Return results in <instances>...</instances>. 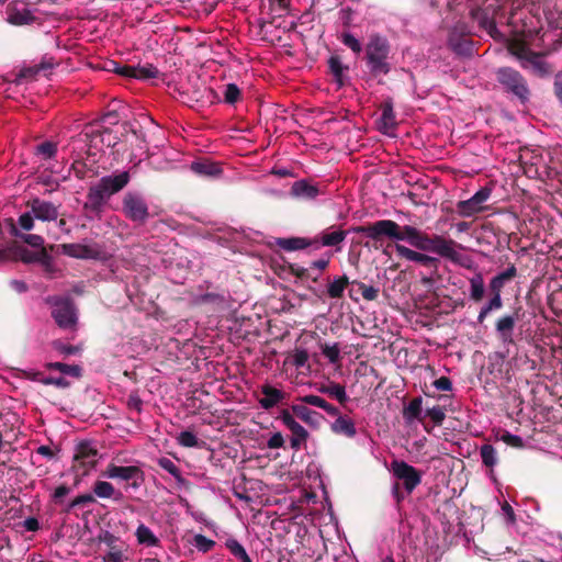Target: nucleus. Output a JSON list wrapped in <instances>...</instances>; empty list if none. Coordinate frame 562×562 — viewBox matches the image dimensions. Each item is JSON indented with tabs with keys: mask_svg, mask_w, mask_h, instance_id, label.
<instances>
[{
	"mask_svg": "<svg viewBox=\"0 0 562 562\" xmlns=\"http://www.w3.org/2000/svg\"><path fill=\"white\" fill-rule=\"evenodd\" d=\"M103 562H123V553L119 549L111 550L104 558Z\"/></svg>",
	"mask_w": 562,
	"mask_h": 562,
	"instance_id": "nucleus-64",
	"label": "nucleus"
},
{
	"mask_svg": "<svg viewBox=\"0 0 562 562\" xmlns=\"http://www.w3.org/2000/svg\"><path fill=\"white\" fill-rule=\"evenodd\" d=\"M280 419L292 434L290 440L291 448L294 450H300L308 438L307 430L300 423H297L294 416L286 409L281 412Z\"/></svg>",
	"mask_w": 562,
	"mask_h": 562,
	"instance_id": "nucleus-12",
	"label": "nucleus"
},
{
	"mask_svg": "<svg viewBox=\"0 0 562 562\" xmlns=\"http://www.w3.org/2000/svg\"><path fill=\"white\" fill-rule=\"evenodd\" d=\"M98 450L90 442L82 441L76 447L72 470L77 473L75 485L79 483V476L87 475L97 465Z\"/></svg>",
	"mask_w": 562,
	"mask_h": 562,
	"instance_id": "nucleus-8",
	"label": "nucleus"
},
{
	"mask_svg": "<svg viewBox=\"0 0 562 562\" xmlns=\"http://www.w3.org/2000/svg\"><path fill=\"white\" fill-rule=\"evenodd\" d=\"M391 44L378 33L371 34L364 46V61L370 76L380 79L392 70Z\"/></svg>",
	"mask_w": 562,
	"mask_h": 562,
	"instance_id": "nucleus-3",
	"label": "nucleus"
},
{
	"mask_svg": "<svg viewBox=\"0 0 562 562\" xmlns=\"http://www.w3.org/2000/svg\"><path fill=\"white\" fill-rule=\"evenodd\" d=\"M331 430L348 438H353L357 434L355 423L347 416H338L331 424Z\"/></svg>",
	"mask_w": 562,
	"mask_h": 562,
	"instance_id": "nucleus-32",
	"label": "nucleus"
},
{
	"mask_svg": "<svg viewBox=\"0 0 562 562\" xmlns=\"http://www.w3.org/2000/svg\"><path fill=\"white\" fill-rule=\"evenodd\" d=\"M402 414L407 424L415 420L423 423V398L420 396L414 397L408 405L404 406Z\"/></svg>",
	"mask_w": 562,
	"mask_h": 562,
	"instance_id": "nucleus-26",
	"label": "nucleus"
},
{
	"mask_svg": "<svg viewBox=\"0 0 562 562\" xmlns=\"http://www.w3.org/2000/svg\"><path fill=\"white\" fill-rule=\"evenodd\" d=\"M95 502V498L92 494H82V495H79L77 497H75L68 505V510L77 507V506H82V505H87V504H92Z\"/></svg>",
	"mask_w": 562,
	"mask_h": 562,
	"instance_id": "nucleus-55",
	"label": "nucleus"
},
{
	"mask_svg": "<svg viewBox=\"0 0 562 562\" xmlns=\"http://www.w3.org/2000/svg\"><path fill=\"white\" fill-rule=\"evenodd\" d=\"M130 181L131 173L127 170L100 178V180L88 190L87 202L83 204L86 217L89 220H100L105 203L111 196L121 192Z\"/></svg>",
	"mask_w": 562,
	"mask_h": 562,
	"instance_id": "nucleus-2",
	"label": "nucleus"
},
{
	"mask_svg": "<svg viewBox=\"0 0 562 562\" xmlns=\"http://www.w3.org/2000/svg\"><path fill=\"white\" fill-rule=\"evenodd\" d=\"M135 535H136L137 541L142 544H146L148 547H154L158 543L157 537L144 524H140L137 527Z\"/></svg>",
	"mask_w": 562,
	"mask_h": 562,
	"instance_id": "nucleus-39",
	"label": "nucleus"
},
{
	"mask_svg": "<svg viewBox=\"0 0 562 562\" xmlns=\"http://www.w3.org/2000/svg\"><path fill=\"white\" fill-rule=\"evenodd\" d=\"M308 361V352L305 349H296L292 356V364L302 368Z\"/></svg>",
	"mask_w": 562,
	"mask_h": 562,
	"instance_id": "nucleus-56",
	"label": "nucleus"
},
{
	"mask_svg": "<svg viewBox=\"0 0 562 562\" xmlns=\"http://www.w3.org/2000/svg\"><path fill=\"white\" fill-rule=\"evenodd\" d=\"M492 190L483 187L475 192L470 199L459 201L457 211L460 216L469 217L482 212L485 207L483 204L490 199Z\"/></svg>",
	"mask_w": 562,
	"mask_h": 562,
	"instance_id": "nucleus-11",
	"label": "nucleus"
},
{
	"mask_svg": "<svg viewBox=\"0 0 562 562\" xmlns=\"http://www.w3.org/2000/svg\"><path fill=\"white\" fill-rule=\"evenodd\" d=\"M330 75H333L335 82L342 87L345 85V72L349 69L348 66L342 64L339 55H331L327 61Z\"/></svg>",
	"mask_w": 562,
	"mask_h": 562,
	"instance_id": "nucleus-28",
	"label": "nucleus"
},
{
	"mask_svg": "<svg viewBox=\"0 0 562 562\" xmlns=\"http://www.w3.org/2000/svg\"><path fill=\"white\" fill-rule=\"evenodd\" d=\"M78 139L86 144L87 155L95 156L104 147H115L120 137L114 135L110 128L99 124H90L78 135Z\"/></svg>",
	"mask_w": 562,
	"mask_h": 562,
	"instance_id": "nucleus-5",
	"label": "nucleus"
},
{
	"mask_svg": "<svg viewBox=\"0 0 562 562\" xmlns=\"http://www.w3.org/2000/svg\"><path fill=\"white\" fill-rule=\"evenodd\" d=\"M262 397L258 400V403L263 409H271L279 403L283 402L286 397L285 393L281 390L273 387L270 384H263L261 386Z\"/></svg>",
	"mask_w": 562,
	"mask_h": 562,
	"instance_id": "nucleus-18",
	"label": "nucleus"
},
{
	"mask_svg": "<svg viewBox=\"0 0 562 562\" xmlns=\"http://www.w3.org/2000/svg\"><path fill=\"white\" fill-rule=\"evenodd\" d=\"M333 254L331 252H325L319 259L314 260L310 263V268L313 270H317L319 272L325 271L331 259Z\"/></svg>",
	"mask_w": 562,
	"mask_h": 562,
	"instance_id": "nucleus-52",
	"label": "nucleus"
},
{
	"mask_svg": "<svg viewBox=\"0 0 562 562\" xmlns=\"http://www.w3.org/2000/svg\"><path fill=\"white\" fill-rule=\"evenodd\" d=\"M57 153V144L54 142H43L36 146L35 154L42 156L44 159L55 157Z\"/></svg>",
	"mask_w": 562,
	"mask_h": 562,
	"instance_id": "nucleus-42",
	"label": "nucleus"
},
{
	"mask_svg": "<svg viewBox=\"0 0 562 562\" xmlns=\"http://www.w3.org/2000/svg\"><path fill=\"white\" fill-rule=\"evenodd\" d=\"M508 49L510 54L520 61V66H522V61H527L530 55L535 53L524 42L520 41L512 42Z\"/></svg>",
	"mask_w": 562,
	"mask_h": 562,
	"instance_id": "nucleus-37",
	"label": "nucleus"
},
{
	"mask_svg": "<svg viewBox=\"0 0 562 562\" xmlns=\"http://www.w3.org/2000/svg\"><path fill=\"white\" fill-rule=\"evenodd\" d=\"M103 475L108 479L124 481L134 490H138L145 481L144 471L137 465L122 467L110 463Z\"/></svg>",
	"mask_w": 562,
	"mask_h": 562,
	"instance_id": "nucleus-9",
	"label": "nucleus"
},
{
	"mask_svg": "<svg viewBox=\"0 0 562 562\" xmlns=\"http://www.w3.org/2000/svg\"><path fill=\"white\" fill-rule=\"evenodd\" d=\"M93 493L100 498H113L115 501H120L123 497V494L120 491H116L115 487L106 481H97L93 485Z\"/></svg>",
	"mask_w": 562,
	"mask_h": 562,
	"instance_id": "nucleus-31",
	"label": "nucleus"
},
{
	"mask_svg": "<svg viewBox=\"0 0 562 562\" xmlns=\"http://www.w3.org/2000/svg\"><path fill=\"white\" fill-rule=\"evenodd\" d=\"M276 245L286 251L308 249V254H312L314 252L313 245H316V241H312V238L308 237H289L277 238Z\"/></svg>",
	"mask_w": 562,
	"mask_h": 562,
	"instance_id": "nucleus-20",
	"label": "nucleus"
},
{
	"mask_svg": "<svg viewBox=\"0 0 562 562\" xmlns=\"http://www.w3.org/2000/svg\"><path fill=\"white\" fill-rule=\"evenodd\" d=\"M391 471L408 495L422 483V472L403 460H393Z\"/></svg>",
	"mask_w": 562,
	"mask_h": 562,
	"instance_id": "nucleus-10",
	"label": "nucleus"
},
{
	"mask_svg": "<svg viewBox=\"0 0 562 562\" xmlns=\"http://www.w3.org/2000/svg\"><path fill=\"white\" fill-rule=\"evenodd\" d=\"M521 68L538 78H548L554 71L553 64L547 61L543 54L536 52L530 55L527 61H522Z\"/></svg>",
	"mask_w": 562,
	"mask_h": 562,
	"instance_id": "nucleus-13",
	"label": "nucleus"
},
{
	"mask_svg": "<svg viewBox=\"0 0 562 562\" xmlns=\"http://www.w3.org/2000/svg\"><path fill=\"white\" fill-rule=\"evenodd\" d=\"M25 244L34 248L44 247V238L36 234H21L20 237Z\"/></svg>",
	"mask_w": 562,
	"mask_h": 562,
	"instance_id": "nucleus-53",
	"label": "nucleus"
},
{
	"mask_svg": "<svg viewBox=\"0 0 562 562\" xmlns=\"http://www.w3.org/2000/svg\"><path fill=\"white\" fill-rule=\"evenodd\" d=\"M517 276V268L515 265H509L506 270L497 273L495 277L504 283L512 281Z\"/></svg>",
	"mask_w": 562,
	"mask_h": 562,
	"instance_id": "nucleus-60",
	"label": "nucleus"
},
{
	"mask_svg": "<svg viewBox=\"0 0 562 562\" xmlns=\"http://www.w3.org/2000/svg\"><path fill=\"white\" fill-rule=\"evenodd\" d=\"M240 99V89L235 83H228L224 90V101L228 104H235Z\"/></svg>",
	"mask_w": 562,
	"mask_h": 562,
	"instance_id": "nucleus-48",
	"label": "nucleus"
},
{
	"mask_svg": "<svg viewBox=\"0 0 562 562\" xmlns=\"http://www.w3.org/2000/svg\"><path fill=\"white\" fill-rule=\"evenodd\" d=\"M38 74H40V70L36 67V65L30 66V67H24L19 71V74L16 75L13 82L15 85H21L23 80L33 81L36 79Z\"/></svg>",
	"mask_w": 562,
	"mask_h": 562,
	"instance_id": "nucleus-43",
	"label": "nucleus"
},
{
	"mask_svg": "<svg viewBox=\"0 0 562 562\" xmlns=\"http://www.w3.org/2000/svg\"><path fill=\"white\" fill-rule=\"evenodd\" d=\"M158 75H159V70L153 64L135 66L134 79L147 80V79H151V78H157Z\"/></svg>",
	"mask_w": 562,
	"mask_h": 562,
	"instance_id": "nucleus-40",
	"label": "nucleus"
},
{
	"mask_svg": "<svg viewBox=\"0 0 562 562\" xmlns=\"http://www.w3.org/2000/svg\"><path fill=\"white\" fill-rule=\"evenodd\" d=\"M52 347L55 351L64 356L76 355L80 352L81 348L78 346L67 345L59 339L52 341Z\"/></svg>",
	"mask_w": 562,
	"mask_h": 562,
	"instance_id": "nucleus-45",
	"label": "nucleus"
},
{
	"mask_svg": "<svg viewBox=\"0 0 562 562\" xmlns=\"http://www.w3.org/2000/svg\"><path fill=\"white\" fill-rule=\"evenodd\" d=\"M284 446V438L281 432H274L268 440L267 447L269 449H279Z\"/></svg>",
	"mask_w": 562,
	"mask_h": 562,
	"instance_id": "nucleus-62",
	"label": "nucleus"
},
{
	"mask_svg": "<svg viewBox=\"0 0 562 562\" xmlns=\"http://www.w3.org/2000/svg\"><path fill=\"white\" fill-rule=\"evenodd\" d=\"M395 251L398 257L404 258L408 261H414L428 268H438L439 260L437 258L430 257L419 251H415L402 244H395Z\"/></svg>",
	"mask_w": 562,
	"mask_h": 562,
	"instance_id": "nucleus-16",
	"label": "nucleus"
},
{
	"mask_svg": "<svg viewBox=\"0 0 562 562\" xmlns=\"http://www.w3.org/2000/svg\"><path fill=\"white\" fill-rule=\"evenodd\" d=\"M471 15L479 26L485 30L492 37L496 38L501 36L496 23L487 10L482 8L472 9Z\"/></svg>",
	"mask_w": 562,
	"mask_h": 562,
	"instance_id": "nucleus-19",
	"label": "nucleus"
},
{
	"mask_svg": "<svg viewBox=\"0 0 562 562\" xmlns=\"http://www.w3.org/2000/svg\"><path fill=\"white\" fill-rule=\"evenodd\" d=\"M502 440L510 446V447H514V448H522L524 447V440L521 437L517 436V435H513L510 432H505L503 436H502Z\"/></svg>",
	"mask_w": 562,
	"mask_h": 562,
	"instance_id": "nucleus-59",
	"label": "nucleus"
},
{
	"mask_svg": "<svg viewBox=\"0 0 562 562\" xmlns=\"http://www.w3.org/2000/svg\"><path fill=\"white\" fill-rule=\"evenodd\" d=\"M492 297L490 301L481 308L477 315V323L482 324L487 315L493 312L501 310L503 307L502 294L491 293Z\"/></svg>",
	"mask_w": 562,
	"mask_h": 562,
	"instance_id": "nucleus-35",
	"label": "nucleus"
},
{
	"mask_svg": "<svg viewBox=\"0 0 562 562\" xmlns=\"http://www.w3.org/2000/svg\"><path fill=\"white\" fill-rule=\"evenodd\" d=\"M349 284H352V281H350L346 274L336 277L331 281H328L326 294L330 299H341Z\"/></svg>",
	"mask_w": 562,
	"mask_h": 562,
	"instance_id": "nucleus-30",
	"label": "nucleus"
},
{
	"mask_svg": "<svg viewBox=\"0 0 562 562\" xmlns=\"http://www.w3.org/2000/svg\"><path fill=\"white\" fill-rule=\"evenodd\" d=\"M63 252L69 257L78 259H98L100 250L81 244H64Z\"/></svg>",
	"mask_w": 562,
	"mask_h": 562,
	"instance_id": "nucleus-21",
	"label": "nucleus"
},
{
	"mask_svg": "<svg viewBox=\"0 0 562 562\" xmlns=\"http://www.w3.org/2000/svg\"><path fill=\"white\" fill-rule=\"evenodd\" d=\"M44 385H55L59 389H67L70 386V382L65 379L64 376H47L45 380H43Z\"/></svg>",
	"mask_w": 562,
	"mask_h": 562,
	"instance_id": "nucleus-58",
	"label": "nucleus"
},
{
	"mask_svg": "<svg viewBox=\"0 0 562 562\" xmlns=\"http://www.w3.org/2000/svg\"><path fill=\"white\" fill-rule=\"evenodd\" d=\"M121 212L127 220L138 225L145 224L150 217L148 203L137 191L124 193Z\"/></svg>",
	"mask_w": 562,
	"mask_h": 562,
	"instance_id": "nucleus-6",
	"label": "nucleus"
},
{
	"mask_svg": "<svg viewBox=\"0 0 562 562\" xmlns=\"http://www.w3.org/2000/svg\"><path fill=\"white\" fill-rule=\"evenodd\" d=\"M299 401L302 402L303 404L316 406L319 408H323V406L326 403V401L323 397L313 394L301 396L299 397Z\"/></svg>",
	"mask_w": 562,
	"mask_h": 562,
	"instance_id": "nucleus-57",
	"label": "nucleus"
},
{
	"mask_svg": "<svg viewBox=\"0 0 562 562\" xmlns=\"http://www.w3.org/2000/svg\"><path fill=\"white\" fill-rule=\"evenodd\" d=\"M27 205L31 207L32 214L40 221L50 222L58 217V207L52 202L35 198Z\"/></svg>",
	"mask_w": 562,
	"mask_h": 562,
	"instance_id": "nucleus-17",
	"label": "nucleus"
},
{
	"mask_svg": "<svg viewBox=\"0 0 562 562\" xmlns=\"http://www.w3.org/2000/svg\"><path fill=\"white\" fill-rule=\"evenodd\" d=\"M157 464L176 479L179 487H183L186 490L190 488L191 483L182 476L180 469L171 459L161 457L157 460Z\"/></svg>",
	"mask_w": 562,
	"mask_h": 562,
	"instance_id": "nucleus-25",
	"label": "nucleus"
},
{
	"mask_svg": "<svg viewBox=\"0 0 562 562\" xmlns=\"http://www.w3.org/2000/svg\"><path fill=\"white\" fill-rule=\"evenodd\" d=\"M190 169L199 176L210 178H217L223 172V169L220 164L211 161L209 159H200L193 161L190 166Z\"/></svg>",
	"mask_w": 562,
	"mask_h": 562,
	"instance_id": "nucleus-23",
	"label": "nucleus"
},
{
	"mask_svg": "<svg viewBox=\"0 0 562 562\" xmlns=\"http://www.w3.org/2000/svg\"><path fill=\"white\" fill-rule=\"evenodd\" d=\"M425 415L431 419L435 426H441L446 418L445 408L439 405L427 408Z\"/></svg>",
	"mask_w": 562,
	"mask_h": 562,
	"instance_id": "nucleus-47",
	"label": "nucleus"
},
{
	"mask_svg": "<svg viewBox=\"0 0 562 562\" xmlns=\"http://www.w3.org/2000/svg\"><path fill=\"white\" fill-rule=\"evenodd\" d=\"M317 391L328 395L331 398H335L341 405H345L349 401V396L346 393L345 386L336 382L319 384L317 386Z\"/></svg>",
	"mask_w": 562,
	"mask_h": 562,
	"instance_id": "nucleus-27",
	"label": "nucleus"
},
{
	"mask_svg": "<svg viewBox=\"0 0 562 562\" xmlns=\"http://www.w3.org/2000/svg\"><path fill=\"white\" fill-rule=\"evenodd\" d=\"M178 443L186 448H194L199 446V439L194 432L184 430L181 431L177 438Z\"/></svg>",
	"mask_w": 562,
	"mask_h": 562,
	"instance_id": "nucleus-46",
	"label": "nucleus"
},
{
	"mask_svg": "<svg viewBox=\"0 0 562 562\" xmlns=\"http://www.w3.org/2000/svg\"><path fill=\"white\" fill-rule=\"evenodd\" d=\"M35 20L34 15L31 13V11L29 10H24V11H14L12 12L9 18H8V21L9 23L13 24V25H25V24H30L32 23L33 21Z\"/></svg>",
	"mask_w": 562,
	"mask_h": 562,
	"instance_id": "nucleus-41",
	"label": "nucleus"
},
{
	"mask_svg": "<svg viewBox=\"0 0 562 562\" xmlns=\"http://www.w3.org/2000/svg\"><path fill=\"white\" fill-rule=\"evenodd\" d=\"M349 232L364 235L374 241H380L383 238L407 241L422 251L435 252L453 263H462L463 256L457 250L462 246L453 239L437 234L428 235L415 226H401L392 220H379L367 225L353 226L349 231L333 225L312 237V241H316V245H313V251L315 252L322 247H335L336 250H340Z\"/></svg>",
	"mask_w": 562,
	"mask_h": 562,
	"instance_id": "nucleus-1",
	"label": "nucleus"
},
{
	"mask_svg": "<svg viewBox=\"0 0 562 562\" xmlns=\"http://www.w3.org/2000/svg\"><path fill=\"white\" fill-rule=\"evenodd\" d=\"M518 319L517 313L505 314L495 323V330L499 341L504 345H515L514 329Z\"/></svg>",
	"mask_w": 562,
	"mask_h": 562,
	"instance_id": "nucleus-14",
	"label": "nucleus"
},
{
	"mask_svg": "<svg viewBox=\"0 0 562 562\" xmlns=\"http://www.w3.org/2000/svg\"><path fill=\"white\" fill-rule=\"evenodd\" d=\"M485 293L484 279L481 273L470 279V299L474 302L482 301Z\"/></svg>",
	"mask_w": 562,
	"mask_h": 562,
	"instance_id": "nucleus-36",
	"label": "nucleus"
},
{
	"mask_svg": "<svg viewBox=\"0 0 562 562\" xmlns=\"http://www.w3.org/2000/svg\"><path fill=\"white\" fill-rule=\"evenodd\" d=\"M322 353L328 359L330 363H337L340 359V350L337 344L329 346L327 344L322 345Z\"/></svg>",
	"mask_w": 562,
	"mask_h": 562,
	"instance_id": "nucleus-50",
	"label": "nucleus"
},
{
	"mask_svg": "<svg viewBox=\"0 0 562 562\" xmlns=\"http://www.w3.org/2000/svg\"><path fill=\"white\" fill-rule=\"evenodd\" d=\"M480 456L482 459V463L488 468L493 469L497 463V452L494 446L490 443H484L480 448Z\"/></svg>",
	"mask_w": 562,
	"mask_h": 562,
	"instance_id": "nucleus-38",
	"label": "nucleus"
},
{
	"mask_svg": "<svg viewBox=\"0 0 562 562\" xmlns=\"http://www.w3.org/2000/svg\"><path fill=\"white\" fill-rule=\"evenodd\" d=\"M341 42L345 46L350 48L355 54H360L363 49L359 40H357L351 33H342Z\"/></svg>",
	"mask_w": 562,
	"mask_h": 562,
	"instance_id": "nucleus-49",
	"label": "nucleus"
},
{
	"mask_svg": "<svg viewBox=\"0 0 562 562\" xmlns=\"http://www.w3.org/2000/svg\"><path fill=\"white\" fill-rule=\"evenodd\" d=\"M495 80L505 93L510 94L521 104L530 100L531 91L527 79L515 68L499 67L495 71Z\"/></svg>",
	"mask_w": 562,
	"mask_h": 562,
	"instance_id": "nucleus-4",
	"label": "nucleus"
},
{
	"mask_svg": "<svg viewBox=\"0 0 562 562\" xmlns=\"http://www.w3.org/2000/svg\"><path fill=\"white\" fill-rule=\"evenodd\" d=\"M323 191L317 184H313L307 180L295 181L291 187V194L305 200L316 199Z\"/></svg>",
	"mask_w": 562,
	"mask_h": 562,
	"instance_id": "nucleus-22",
	"label": "nucleus"
},
{
	"mask_svg": "<svg viewBox=\"0 0 562 562\" xmlns=\"http://www.w3.org/2000/svg\"><path fill=\"white\" fill-rule=\"evenodd\" d=\"M448 46L459 56L470 57L474 53L473 42L467 34L458 32L457 29L449 33Z\"/></svg>",
	"mask_w": 562,
	"mask_h": 562,
	"instance_id": "nucleus-15",
	"label": "nucleus"
},
{
	"mask_svg": "<svg viewBox=\"0 0 562 562\" xmlns=\"http://www.w3.org/2000/svg\"><path fill=\"white\" fill-rule=\"evenodd\" d=\"M381 117L380 122V131L383 133H387L390 130L396 126L395 112L393 109L392 100H385L381 105Z\"/></svg>",
	"mask_w": 562,
	"mask_h": 562,
	"instance_id": "nucleus-24",
	"label": "nucleus"
},
{
	"mask_svg": "<svg viewBox=\"0 0 562 562\" xmlns=\"http://www.w3.org/2000/svg\"><path fill=\"white\" fill-rule=\"evenodd\" d=\"M193 544L199 551L206 553L213 549V547L215 546V541L206 538L203 535H195Z\"/></svg>",
	"mask_w": 562,
	"mask_h": 562,
	"instance_id": "nucleus-51",
	"label": "nucleus"
},
{
	"mask_svg": "<svg viewBox=\"0 0 562 562\" xmlns=\"http://www.w3.org/2000/svg\"><path fill=\"white\" fill-rule=\"evenodd\" d=\"M553 92L559 102L562 104V71H559L554 76Z\"/></svg>",
	"mask_w": 562,
	"mask_h": 562,
	"instance_id": "nucleus-63",
	"label": "nucleus"
},
{
	"mask_svg": "<svg viewBox=\"0 0 562 562\" xmlns=\"http://www.w3.org/2000/svg\"><path fill=\"white\" fill-rule=\"evenodd\" d=\"M293 415L300 418L302 422L310 426H317L322 415L315 411H312L305 405L295 404L291 406Z\"/></svg>",
	"mask_w": 562,
	"mask_h": 562,
	"instance_id": "nucleus-29",
	"label": "nucleus"
},
{
	"mask_svg": "<svg viewBox=\"0 0 562 562\" xmlns=\"http://www.w3.org/2000/svg\"><path fill=\"white\" fill-rule=\"evenodd\" d=\"M119 538L114 536L109 530H101V532L98 536V541L105 543L111 550L115 549V543L117 542Z\"/></svg>",
	"mask_w": 562,
	"mask_h": 562,
	"instance_id": "nucleus-54",
	"label": "nucleus"
},
{
	"mask_svg": "<svg viewBox=\"0 0 562 562\" xmlns=\"http://www.w3.org/2000/svg\"><path fill=\"white\" fill-rule=\"evenodd\" d=\"M352 284H356L361 291V295L366 301H375L379 296V289L372 285H368L360 281H352Z\"/></svg>",
	"mask_w": 562,
	"mask_h": 562,
	"instance_id": "nucleus-44",
	"label": "nucleus"
},
{
	"mask_svg": "<svg viewBox=\"0 0 562 562\" xmlns=\"http://www.w3.org/2000/svg\"><path fill=\"white\" fill-rule=\"evenodd\" d=\"M53 304L52 317L61 329H75L77 325V313L74 302L66 297H54L49 300Z\"/></svg>",
	"mask_w": 562,
	"mask_h": 562,
	"instance_id": "nucleus-7",
	"label": "nucleus"
},
{
	"mask_svg": "<svg viewBox=\"0 0 562 562\" xmlns=\"http://www.w3.org/2000/svg\"><path fill=\"white\" fill-rule=\"evenodd\" d=\"M44 368L49 371H59L61 374L79 379L82 375V368L78 364H68L64 362H46Z\"/></svg>",
	"mask_w": 562,
	"mask_h": 562,
	"instance_id": "nucleus-33",
	"label": "nucleus"
},
{
	"mask_svg": "<svg viewBox=\"0 0 562 562\" xmlns=\"http://www.w3.org/2000/svg\"><path fill=\"white\" fill-rule=\"evenodd\" d=\"M289 273L302 282L311 281L313 283L318 282V276H313L312 269L308 267H302L297 263H291L289 266Z\"/></svg>",
	"mask_w": 562,
	"mask_h": 562,
	"instance_id": "nucleus-34",
	"label": "nucleus"
},
{
	"mask_svg": "<svg viewBox=\"0 0 562 562\" xmlns=\"http://www.w3.org/2000/svg\"><path fill=\"white\" fill-rule=\"evenodd\" d=\"M127 406L130 409H134L137 413L142 412L143 401L137 393H131L127 397Z\"/></svg>",
	"mask_w": 562,
	"mask_h": 562,
	"instance_id": "nucleus-61",
	"label": "nucleus"
}]
</instances>
